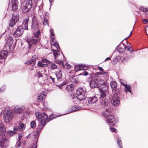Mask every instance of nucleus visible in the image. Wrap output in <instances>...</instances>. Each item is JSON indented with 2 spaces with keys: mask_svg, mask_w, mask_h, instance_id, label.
Returning a JSON list of instances; mask_svg holds the SVG:
<instances>
[{
  "mask_svg": "<svg viewBox=\"0 0 148 148\" xmlns=\"http://www.w3.org/2000/svg\"><path fill=\"white\" fill-rule=\"evenodd\" d=\"M35 115L36 119L39 121L38 125L36 131L37 135L35 136L36 140V142H37L39 135L45 125L50 121L57 117L60 116V115L56 116L53 114H52L49 116L48 118L47 115L45 113L43 112L41 114L39 112H36Z\"/></svg>",
  "mask_w": 148,
  "mask_h": 148,
  "instance_id": "f257e3e1",
  "label": "nucleus"
},
{
  "mask_svg": "<svg viewBox=\"0 0 148 148\" xmlns=\"http://www.w3.org/2000/svg\"><path fill=\"white\" fill-rule=\"evenodd\" d=\"M103 116L106 120L107 122L110 127H113L114 125L115 122L114 116L112 115L111 110L109 108H106L102 112Z\"/></svg>",
  "mask_w": 148,
  "mask_h": 148,
  "instance_id": "f03ea898",
  "label": "nucleus"
},
{
  "mask_svg": "<svg viewBox=\"0 0 148 148\" xmlns=\"http://www.w3.org/2000/svg\"><path fill=\"white\" fill-rule=\"evenodd\" d=\"M36 5L35 1L32 0H25L22 3V10L25 13L29 12L33 6H35Z\"/></svg>",
  "mask_w": 148,
  "mask_h": 148,
  "instance_id": "7ed1b4c3",
  "label": "nucleus"
},
{
  "mask_svg": "<svg viewBox=\"0 0 148 148\" xmlns=\"http://www.w3.org/2000/svg\"><path fill=\"white\" fill-rule=\"evenodd\" d=\"M14 113L12 110H8L3 114V118L5 122L6 123H8L11 121L14 118Z\"/></svg>",
  "mask_w": 148,
  "mask_h": 148,
  "instance_id": "20e7f679",
  "label": "nucleus"
},
{
  "mask_svg": "<svg viewBox=\"0 0 148 148\" xmlns=\"http://www.w3.org/2000/svg\"><path fill=\"white\" fill-rule=\"evenodd\" d=\"M86 92L85 89L82 88H78L76 91L77 98L80 101L85 99L86 98Z\"/></svg>",
  "mask_w": 148,
  "mask_h": 148,
  "instance_id": "39448f33",
  "label": "nucleus"
},
{
  "mask_svg": "<svg viewBox=\"0 0 148 148\" xmlns=\"http://www.w3.org/2000/svg\"><path fill=\"white\" fill-rule=\"evenodd\" d=\"M19 19V15L17 14L12 15V17L10 21L9 26L11 27H13L15 25Z\"/></svg>",
  "mask_w": 148,
  "mask_h": 148,
  "instance_id": "423d86ee",
  "label": "nucleus"
},
{
  "mask_svg": "<svg viewBox=\"0 0 148 148\" xmlns=\"http://www.w3.org/2000/svg\"><path fill=\"white\" fill-rule=\"evenodd\" d=\"M38 21L35 16H33L32 24L31 25V29L32 30H35L38 29L39 27Z\"/></svg>",
  "mask_w": 148,
  "mask_h": 148,
  "instance_id": "0eeeda50",
  "label": "nucleus"
},
{
  "mask_svg": "<svg viewBox=\"0 0 148 148\" xmlns=\"http://www.w3.org/2000/svg\"><path fill=\"white\" fill-rule=\"evenodd\" d=\"M51 33V37L52 40L51 41V45L55 47L57 49L59 48L60 47L58 43L56 41H54L55 39L54 37L55 34L54 33V30L53 29H51L50 31Z\"/></svg>",
  "mask_w": 148,
  "mask_h": 148,
  "instance_id": "6e6552de",
  "label": "nucleus"
},
{
  "mask_svg": "<svg viewBox=\"0 0 148 148\" xmlns=\"http://www.w3.org/2000/svg\"><path fill=\"white\" fill-rule=\"evenodd\" d=\"M9 140L8 138H3L0 139V148L7 147L8 145Z\"/></svg>",
  "mask_w": 148,
  "mask_h": 148,
  "instance_id": "1a4fd4ad",
  "label": "nucleus"
},
{
  "mask_svg": "<svg viewBox=\"0 0 148 148\" xmlns=\"http://www.w3.org/2000/svg\"><path fill=\"white\" fill-rule=\"evenodd\" d=\"M24 28L22 26H19L13 34L14 36L16 37L20 36L23 33Z\"/></svg>",
  "mask_w": 148,
  "mask_h": 148,
  "instance_id": "9d476101",
  "label": "nucleus"
},
{
  "mask_svg": "<svg viewBox=\"0 0 148 148\" xmlns=\"http://www.w3.org/2000/svg\"><path fill=\"white\" fill-rule=\"evenodd\" d=\"M120 98L118 97L117 95L114 94L112 101V104L114 106H118L120 103Z\"/></svg>",
  "mask_w": 148,
  "mask_h": 148,
  "instance_id": "9b49d317",
  "label": "nucleus"
},
{
  "mask_svg": "<svg viewBox=\"0 0 148 148\" xmlns=\"http://www.w3.org/2000/svg\"><path fill=\"white\" fill-rule=\"evenodd\" d=\"M25 125L22 122H20L19 123L18 126L15 127L13 130L15 131H17L18 130L23 131L25 129Z\"/></svg>",
  "mask_w": 148,
  "mask_h": 148,
  "instance_id": "f8f14e48",
  "label": "nucleus"
},
{
  "mask_svg": "<svg viewBox=\"0 0 148 148\" xmlns=\"http://www.w3.org/2000/svg\"><path fill=\"white\" fill-rule=\"evenodd\" d=\"M38 39H35L33 38L27 39L26 40V41L28 44L29 49H31L33 45L36 44L38 42Z\"/></svg>",
  "mask_w": 148,
  "mask_h": 148,
  "instance_id": "ddd939ff",
  "label": "nucleus"
},
{
  "mask_svg": "<svg viewBox=\"0 0 148 148\" xmlns=\"http://www.w3.org/2000/svg\"><path fill=\"white\" fill-rule=\"evenodd\" d=\"M25 106H21L20 107H15L14 109V112L17 114H20L21 113L25 110Z\"/></svg>",
  "mask_w": 148,
  "mask_h": 148,
  "instance_id": "4468645a",
  "label": "nucleus"
},
{
  "mask_svg": "<svg viewBox=\"0 0 148 148\" xmlns=\"http://www.w3.org/2000/svg\"><path fill=\"white\" fill-rule=\"evenodd\" d=\"M91 81L89 82V85L90 87L93 88H98V83H97V79H93L92 78L91 79Z\"/></svg>",
  "mask_w": 148,
  "mask_h": 148,
  "instance_id": "2eb2a0df",
  "label": "nucleus"
},
{
  "mask_svg": "<svg viewBox=\"0 0 148 148\" xmlns=\"http://www.w3.org/2000/svg\"><path fill=\"white\" fill-rule=\"evenodd\" d=\"M109 100L108 98L101 99L100 100V104L101 106L103 107L107 106L109 103Z\"/></svg>",
  "mask_w": 148,
  "mask_h": 148,
  "instance_id": "dca6fc26",
  "label": "nucleus"
},
{
  "mask_svg": "<svg viewBox=\"0 0 148 148\" xmlns=\"http://www.w3.org/2000/svg\"><path fill=\"white\" fill-rule=\"evenodd\" d=\"M81 107H79L78 106L75 105L70 106L69 108V113H71L81 109Z\"/></svg>",
  "mask_w": 148,
  "mask_h": 148,
  "instance_id": "f3484780",
  "label": "nucleus"
},
{
  "mask_svg": "<svg viewBox=\"0 0 148 148\" xmlns=\"http://www.w3.org/2000/svg\"><path fill=\"white\" fill-rule=\"evenodd\" d=\"M8 52L7 51L3 50L0 51V59H5L7 57Z\"/></svg>",
  "mask_w": 148,
  "mask_h": 148,
  "instance_id": "a211bd4d",
  "label": "nucleus"
},
{
  "mask_svg": "<svg viewBox=\"0 0 148 148\" xmlns=\"http://www.w3.org/2000/svg\"><path fill=\"white\" fill-rule=\"evenodd\" d=\"M97 101V98L95 96L88 98V103L90 104L94 103H95Z\"/></svg>",
  "mask_w": 148,
  "mask_h": 148,
  "instance_id": "6ab92c4d",
  "label": "nucleus"
},
{
  "mask_svg": "<svg viewBox=\"0 0 148 148\" xmlns=\"http://www.w3.org/2000/svg\"><path fill=\"white\" fill-rule=\"evenodd\" d=\"M6 132L5 130L3 125L2 123L0 124V136H5Z\"/></svg>",
  "mask_w": 148,
  "mask_h": 148,
  "instance_id": "aec40b11",
  "label": "nucleus"
},
{
  "mask_svg": "<svg viewBox=\"0 0 148 148\" xmlns=\"http://www.w3.org/2000/svg\"><path fill=\"white\" fill-rule=\"evenodd\" d=\"M46 92H43L39 93L37 98L38 101H41L43 99H45L46 97Z\"/></svg>",
  "mask_w": 148,
  "mask_h": 148,
  "instance_id": "412c9836",
  "label": "nucleus"
},
{
  "mask_svg": "<svg viewBox=\"0 0 148 148\" xmlns=\"http://www.w3.org/2000/svg\"><path fill=\"white\" fill-rule=\"evenodd\" d=\"M106 91L103 90L102 89H100L99 90V98L100 99H105L106 97Z\"/></svg>",
  "mask_w": 148,
  "mask_h": 148,
  "instance_id": "4be33fe9",
  "label": "nucleus"
},
{
  "mask_svg": "<svg viewBox=\"0 0 148 148\" xmlns=\"http://www.w3.org/2000/svg\"><path fill=\"white\" fill-rule=\"evenodd\" d=\"M110 86L113 91L115 92L117 89V83L115 81H112L110 83Z\"/></svg>",
  "mask_w": 148,
  "mask_h": 148,
  "instance_id": "5701e85b",
  "label": "nucleus"
},
{
  "mask_svg": "<svg viewBox=\"0 0 148 148\" xmlns=\"http://www.w3.org/2000/svg\"><path fill=\"white\" fill-rule=\"evenodd\" d=\"M57 49L56 50H55L54 49L52 50V51L53 53V54L54 56V58L55 59H56V58L61 53L63 55L62 52L61 51L59 50H58V49H60V48L57 49Z\"/></svg>",
  "mask_w": 148,
  "mask_h": 148,
  "instance_id": "b1692460",
  "label": "nucleus"
},
{
  "mask_svg": "<svg viewBox=\"0 0 148 148\" xmlns=\"http://www.w3.org/2000/svg\"><path fill=\"white\" fill-rule=\"evenodd\" d=\"M124 91L126 93L130 92L131 95H132V91L131 86L129 85H124Z\"/></svg>",
  "mask_w": 148,
  "mask_h": 148,
  "instance_id": "393cba45",
  "label": "nucleus"
},
{
  "mask_svg": "<svg viewBox=\"0 0 148 148\" xmlns=\"http://www.w3.org/2000/svg\"><path fill=\"white\" fill-rule=\"evenodd\" d=\"M38 59V57L36 55H34L33 56L32 58V60H31L32 64V66H34L36 63V61Z\"/></svg>",
  "mask_w": 148,
  "mask_h": 148,
  "instance_id": "a878e982",
  "label": "nucleus"
},
{
  "mask_svg": "<svg viewBox=\"0 0 148 148\" xmlns=\"http://www.w3.org/2000/svg\"><path fill=\"white\" fill-rule=\"evenodd\" d=\"M28 20L27 19H25L24 20L23 22V24L22 26H22L23 27H25V28H24V29L25 30H28Z\"/></svg>",
  "mask_w": 148,
  "mask_h": 148,
  "instance_id": "bb28decb",
  "label": "nucleus"
},
{
  "mask_svg": "<svg viewBox=\"0 0 148 148\" xmlns=\"http://www.w3.org/2000/svg\"><path fill=\"white\" fill-rule=\"evenodd\" d=\"M56 75L57 77L58 80V81H61L62 77L61 71L60 70L59 71L56 72Z\"/></svg>",
  "mask_w": 148,
  "mask_h": 148,
  "instance_id": "cd10ccee",
  "label": "nucleus"
},
{
  "mask_svg": "<svg viewBox=\"0 0 148 148\" xmlns=\"http://www.w3.org/2000/svg\"><path fill=\"white\" fill-rule=\"evenodd\" d=\"M13 38L11 36H10L7 40L6 43L9 45H12L13 42Z\"/></svg>",
  "mask_w": 148,
  "mask_h": 148,
  "instance_id": "c85d7f7f",
  "label": "nucleus"
},
{
  "mask_svg": "<svg viewBox=\"0 0 148 148\" xmlns=\"http://www.w3.org/2000/svg\"><path fill=\"white\" fill-rule=\"evenodd\" d=\"M23 135V133H19L18 134V144L17 143L16 145V146H17V147H19L20 146V140Z\"/></svg>",
  "mask_w": 148,
  "mask_h": 148,
  "instance_id": "c756f323",
  "label": "nucleus"
},
{
  "mask_svg": "<svg viewBox=\"0 0 148 148\" xmlns=\"http://www.w3.org/2000/svg\"><path fill=\"white\" fill-rule=\"evenodd\" d=\"M16 2H14V3H13L12 4V9L13 11H15L16 10L18 9V6L17 4H18V1H16Z\"/></svg>",
  "mask_w": 148,
  "mask_h": 148,
  "instance_id": "7c9ffc66",
  "label": "nucleus"
},
{
  "mask_svg": "<svg viewBox=\"0 0 148 148\" xmlns=\"http://www.w3.org/2000/svg\"><path fill=\"white\" fill-rule=\"evenodd\" d=\"M117 143L119 148H123L122 146V142L121 141V137H118L117 139Z\"/></svg>",
  "mask_w": 148,
  "mask_h": 148,
  "instance_id": "2f4dec72",
  "label": "nucleus"
},
{
  "mask_svg": "<svg viewBox=\"0 0 148 148\" xmlns=\"http://www.w3.org/2000/svg\"><path fill=\"white\" fill-rule=\"evenodd\" d=\"M74 84H71L70 85H68L66 87V89L67 90L71 91L73 90L74 88Z\"/></svg>",
  "mask_w": 148,
  "mask_h": 148,
  "instance_id": "473e14b6",
  "label": "nucleus"
},
{
  "mask_svg": "<svg viewBox=\"0 0 148 148\" xmlns=\"http://www.w3.org/2000/svg\"><path fill=\"white\" fill-rule=\"evenodd\" d=\"M97 83H98V87H99L100 85H106V84L104 81L102 79H100L98 80L97 79Z\"/></svg>",
  "mask_w": 148,
  "mask_h": 148,
  "instance_id": "72a5a7b5",
  "label": "nucleus"
},
{
  "mask_svg": "<svg viewBox=\"0 0 148 148\" xmlns=\"http://www.w3.org/2000/svg\"><path fill=\"white\" fill-rule=\"evenodd\" d=\"M42 62L41 61H39L37 64V65L39 67H45L47 66V64H43Z\"/></svg>",
  "mask_w": 148,
  "mask_h": 148,
  "instance_id": "f704fd0d",
  "label": "nucleus"
},
{
  "mask_svg": "<svg viewBox=\"0 0 148 148\" xmlns=\"http://www.w3.org/2000/svg\"><path fill=\"white\" fill-rule=\"evenodd\" d=\"M82 64L76 65L74 68L75 71L77 72L79 70H82Z\"/></svg>",
  "mask_w": 148,
  "mask_h": 148,
  "instance_id": "c9c22d12",
  "label": "nucleus"
},
{
  "mask_svg": "<svg viewBox=\"0 0 148 148\" xmlns=\"http://www.w3.org/2000/svg\"><path fill=\"white\" fill-rule=\"evenodd\" d=\"M124 47V49L127 51H129L130 53H131L133 51V50L132 49H130V48L126 46L124 44L122 43Z\"/></svg>",
  "mask_w": 148,
  "mask_h": 148,
  "instance_id": "e433bc0d",
  "label": "nucleus"
},
{
  "mask_svg": "<svg viewBox=\"0 0 148 148\" xmlns=\"http://www.w3.org/2000/svg\"><path fill=\"white\" fill-rule=\"evenodd\" d=\"M15 131L14 130V131H8L7 132L8 135L10 136H11L15 134L16 132H15Z\"/></svg>",
  "mask_w": 148,
  "mask_h": 148,
  "instance_id": "4c0bfd02",
  "label": "nucleus"
},
{
  "mask_svg": "<svg viewBox=\"0 0 148 148\" xmlns=\"http://www.w3.org/2000/svg\"><path fill=\"white\" fill-rule=\"evenodd\" d=\"M36 124L35 121H32L30 123L31 127L32 128H35L36 127Z\"/></svg>",
  "mask_w": 148,
  "mask_h": 148,
  "instance_id": "58836bf2",
  "label": "nucleus"
},
{
  "mask_svg": "<svg viewBox=\"0 0 148 148\" xmlns=\"http://www.w3.org/2000/svg\"><path fill=\"white\" fill-rule=\"evenodd\" d=\"M116 49L118 50V51L119 53H122L123 52L124 49L123 48L120 47L119 46H117L116 47Z\"/></svg>",
  "mask_w": 148,
  "mask_h": 148,
  "instance_id": "ea45409f",
  "label": "nucleus"
},
{
  "mask_svg": "<svg viewBox=\"0 0 148 148\" xmlns=\"http://www.w3.org/2000/svg\"><path fill=\"white\" fill-rule=\"evenodd\" d=\"M40 34V31L39 30H38L37 32L34 33V35L36 38H38Z\"/></svg>",
  "mask_w": 148,
  "mask_h": 148,
  "instance_id": "a19ab883",
  "label": "nucleus"
},
{
  "mask_svg": "<svg viewBox=\"0 0 148 148\" xmlns=\"http://www.w3.org/2000/svg\"><path fill=\"white\" fill-rule=\"evenodd\" d=\"M56 62L59 64L62 65L63 67H65V66L63 64V62L62 61L58 60H56Z\"/></svg>",
  "mask_w": 148,
  "mask_h": 148,
  "instance_id": "79ce46f5",
  "label": "nucleus"
},
{
  "mask_svg": "<svg viewBox=\"0 0 148 148\" xmlns=\"http://www.w3.org/2000/svg\"><path fill=\"white\" fill-rule=\"evenodd\" d=\"M67 83L66 82H64L62 84H60L58 85H57V86L58 87L60 88L61 89L62 86Z\"/></svg>",
  "mask_w": 148,
  "mask_h": 148,
  "instance_id": "37998d69",
  "label": "nucleus"
},
{
  "mask_svg": "<svg viewBox=\"0 0 148 148\" xmlns=\"http://www.w3.org/2000/svg\"><path fill=\"white\" fill-rule=\"evenodd\" d=\"M105 78L108 79L109 77V75L108 73L106 72H103V74Z\"/></svg>",
  "mask_w": 148,
  "mask_h": 148,
  "instance_id": "c03bdc74",
  "label": "nucleus"
},
{
  "mask_svg": "<svg viewBox=\"0 0 148 148\" xmlns=\"http://www.w3.org/2000/svg\"><path fill=\"white\" fill-rule=\"evenodd\" d=\"M36 75L38 78H41L43 77L42 73L40 72H38L36 74Z\"/></svg>",
  "mask_w": 148,
  "mask_h": 148,
  "instance_id": "a18cd8bd",
  "label": "nucleus"
},
{
  "mask_svg": "<svg viewBox=\"0 0 148 148\" xmlns=\"http://www.w3.org/2000/svg\"><path fill=\"white\" fill-rule=\"evenodd\" d=\"M6 88V86L4 85L2 86L0 89V91L1 92H3L4 91Z\"/></svg>",
  "mask_w": 148,
  "mask_h": 148,
  "instance_id": "49530a36",
  "label": "nucleus"
},
{
  "mask_svg": "<svg viewBox=\"0 0 148 148\" xmlns=\"http://www.w3.org/2000/svg\"><path fill=\"white\" fill-rule=\"evenodd\" d=\"M43 24L44 25H47L48 26L49 25L48 24V19L46 18H44V21L43 22Z\"/></svg>",
  "mask_w": 148,
  "mask_h": 148,
  "instance_id": "de8ad7c7",
  "label": "nucleus"
},
{
  "mask_svg": "<svg viewBox=\"0 0 148 148\" xmlns=\"http://www.w3.org/2000/svg\"><path fill=\"white\" fill-rule=\"evenodd\" d=\"M110 131L112 132H117L116 129L114 128L110 127Z\"/></svg>",
  "mask_w": 148,
  "mask_h": 148,
  "instance_id": "09e8293b",
  "label": "nucleus"
},
{
  "mask_svg": "<svg viewBox=\"0 0 148 148\" xmlns=\"http://www.w3.org/2000/svg\"><path fill=\"white\" fill-rule=\"evenodd\" d=\"M57 66L55 64H52L51 65V68L52 69H56Z\"/></svg>",
  "mask_w": 148,
  "mask_h": 148,
  "instance_id": "8fccbe9b",
  "label": "nucleus"
},
{
  "mask_svg": "<svg viewBox=\"0 0 148 148\" xmlns=\"http://www.w3.org/2000/svg\"><path fill=\"white\" fill-rule=\"evenodd\" d=\"M82 70H86L87 69V66H85V65L82 64Z\"/></svg>",
  "mask_w": 148,
  "mask_h": 148,
  "instance_id": "3c124183",
  "label": "nucleus"
},
{
  "mask_svg": "<svg viewBox=\"0 0 148 148\" xmlns=\"http://www.w3.org/2000/svg\"><path fill=\"white\" fill-rule=\"evenodd\" d=\"M120 82L121 84L124 86V85H126L127 84L125 82H124V81L123 80H120Z\"/></svg>",
  "mask_w": 148,
  "mask_h": 148,
  "instance_id": "603ef678",
  "label": "nucleus"
},
{
  "mask_svg": "<svg viewBox=\"0 0 148 148\" xmlns=\"http://www.w3.org/2000/svg\"><path fill=\"white\" fill-rule=\"evenodd\" d=\"M71 66L68 63H66V68L68 69L71 68Z\"/></svg>",
  "mask_w": 148,
  "mask_h": 148,
  "instance_id": "864d4df0",
  "label": "nucleus"
},
{
  "mask_svg": "<svg viewBox=\"0 0 148 148\" xmlns=\"http://www.w3.org/2000/svg\"><path fill=\"white\" fill-rule=\"evenodd\" d=\"M43 63L46 62L47 63L48 62H49V61L46 59H43L42 60V61Z\"/></svg>",
  "mask_w": 148,
  "mask_h": 148,
  "instance_id": "5fc2aeb1",
  "label": "nucleus"
},
{
  "mask_svg": "<svg viewBox=\"0 0 148 148\" xmlns=\"http://www.w3.org/2000/svg\"><path fill=\"white\" fill-rule=\"evenodd\" d=\"M104 71H100L97 72L96 73V75H102L103 74Z\"/></svg>",
  "mask_w": 148,
  "mask_h": 148,
  "instance_id": "6e6d98bb",
  "label": "nucleus"
},
{
  "mask_svg": "<svg viewBox=\"0 0 148 148\" xmlns=\"http://www.w3.org/2000/svg\"><path fill=\"white\" fill-rule=\"evenodd\" d=\"M37 143V142H36H36L34 143L33 147H31V148H36Z\"/></svg>",
  "mask_w": 148,
  "mask_h": 148,
  "instance_id": "4d7b16f0",
  "label": "nucleus"
},
{
  "mask_svg": "<svg viewBox=\"0 0 148 148\" xmlns=\"http://www.w3.org/2000/svg\"><path fill=\"white\" fill-rule=\"evenodd\" d=\"M143 22L145 24H147L148 22V20L143 19L142 20Z\"/></svg>",
  "mask_w": 148,
  "mask_h": 148,
  "instance_id": "13d9d810",
  "label": "nucleus"
},
{
  "mask_svg": "<svg viewBox=\"0 0 148 148\" xmlns=\"http://www.w3.org/2000/svg\"><path fill=\"white\" fill-rule=\"evenodd\" d=\"M88 73L86 71H84V74H82L81 73H80V74H79V75H84L85 76H87L88 75Z\"/></svg>",
  "mask_w": 148,
  "mask_h": 148,
  "instance_id": "bf43d9fd",
  "label": "nucleus"
},
{
  "mask_svg": "<svg viewBox=\"0 0 148 148\" xmlns=\"http://www.w3.org/2000/svg\"><path fill=\"white\" fill-rule=\"evenodd\" d=\"M25 64H30L32 65V62H31V60L30 61H27L25 62Z\"/></svg>",
  "mask_w": 148,
  "mask_h": 148,
  "instance_id": "052dcab7",
  "label": "nucleus"
},
{
  "mask_svg": "<svg viewBox=\"0 0 148 148\" xmlns=\"http://www.w3.org/2000/svg\"><path fill=\"white\" fill-rule=\"evenodd\" d=\"M139 9L140 11H142L143 12H145V9L143 7H140L139 8Z\"/></svg>",
  "mask_w": 148,
  "mask_h": 148,
  "instance_id": "680f3d73",
  "label": "nucleus"
},
{
  "mask_svg": "<svg viewBox=\"0 0 148 148\" xmlns=\"http://www.w3.org/2000/svg\"><path fill=\"white\" fill-rule=\"evenodd\" d=\"M98 69L100 71H103L104 70L101 67L98 66L97 67Z\"/></svg>",
  "mask_w": 148,
  "mask_h": 148,
  "instance_id": "e2e57ef3",
  "label": "nucleus"
},
{
  "mask_svg": "<svg viewBox=\"0 0 148 148\" xmlns=\"http://www.w3.org/2000/svg\"><path fill=\"white\" fill-rule=\"evenodd\" d=\"M43 105L45 107H46L47 106V103L46 102H44L43 103Z\"/></svg>",
  "mask_w": 148,
  "mask_h": 148,
  "instance_id": "0e129e2a",
  "label": "nucleus"
},
{
  "mask_svg": "<svg viewBox=\"0 0 148 148\" xmlns=\"http://www.w3.org/2000/svg\"><path fill=\"white\" fill-rule=\"evenodd\" d=\"M132 32L131 31L130 32V34H129V35L127 37H126V38H125L124 39L125 40H126L127 39L129 38H130V37L132 35Z\"/></svg>",
  "mask_w": 148,
  "mask_h": 148,
  "instance_id": "69168bd1",
  "label": "nucleus"
},
{
  "mask_svg": "<svg viewBox=\"0 0 148 148\" xmlns=\"http://www.w3.org/2000/svg\"><path fill=\"white\" fill-rule=\"evenodd\" d=\"M126 46H127V47L130 48V49H132L131 47V44L128 43H127V45H126Z\"/></svg>",
  "mask_w": 148,
  "mask_h": 148,
  "instance_id": "338daca9",
  "label": "nucleus"
},
{
  "mask_svg": "<svg viewBox=\"0 0 148 148\" xmlns=\"http://www.w3.org/2000/svg\"><path fill=\"white\" fill-rule=\"evenodd\" d=\"M111 58L110 57H108L106 58V59L104 61L106 62L108 60H111Z\"/></svg>",
  "mask_w": 148,
  "mask_h": 148,
  "instance_id": "774afa93",
  "label": "nucleus"
}]
</instances>
